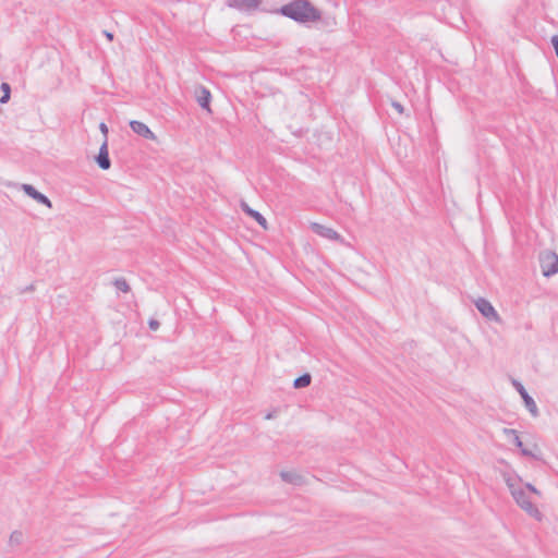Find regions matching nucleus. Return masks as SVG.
<instances>
[{
	"label": "nucleus",
	"mask_w": 558,
	"mask_h": 558,
	"mask_svg": "<svg viewBox=\"0 0 558 558\" xmlns=\"http://www.w3.org/2000/svg\"><path fill=\"white\" fill-rule=\"evenodd\" d=\"M278 13L300 24L317 22L322 19V11L310 0H293L281 5Z\"/></svg>",
	"instance_id": "obj_1"
},
{
	"label": "nucleus",
	"mask_w": 558,
	"mask_h": 558,
	"mask_svg": "<svg viewBox=\"0 0 558 558\" xmlns=\"http://www.w3.org/2000/svg\"><path fill=\"white\" fill-rule=\"evenodd\" d=\"M512 497L518 504V506L524 510L530 517L541 521L543 518L542 512L538 510V508L531 501L530 496L527 492L520 487L519 489H515L512 492Z\"/></svg>",
	"instance_id": "obj_2"
},
{
	"label": "nucleus",
	"mask_w": 558,
	"mask_h": 558,
	"mask_svg": "<svg viewBox=\"0 0 558 558\" xmlns=\"http://www.w3.org/2000/svg\"><path fill=\"white\" fill-rule=\"evenodd\" d=\"M539 264L544 277H550L558 272V255L553 251L541 253Z\"/></svg>",
	"instance_id": "obj_3"
},
{
	"label": "nucleus",
	"mask_w": 558,
	"mask_h": 558,
	"mask_svg": "<svg viewBox=\"0 0 558 558\" xmlns=\"http://www.w3.org/2000/svg\"><path fill=\"white\" fill-rule=\"evenodd\" d=\"M513 386L517 389V391L520 393V396H521V398H522V400L524 402V405L529 410L531 415L533 417H537L539 415V411H538V408L536 405V402L529 395V392L526 391L524 386L520 381H518V380H513Z\"/></svg>",
	"instance_id": "obj_4"
},
{
	"label": "nucleus",
	"mask_w": 558,
	"mask_h": 558,
	"mask_svg": "<svg viewBox=\"0 0 558 558\" xmlns=\"http://www.w3.org/2000/svg\"><path fill=\"white\" fill-rule=\"evenodd\" d=\"M475 307L485 318L489 320L498 322L500 319L497 311L494 308L492 303L484 298H478L475 301Z\"/></svg>",
	"instance_id": "obj_5"
},
{
	"label": "nucleus",
	"mask_w": 558,
	"mask_h": 558,
	"mask_svg": "<svg viewBox=\"0 0 558 558\" xmlns=\"http://www.w3.org/2000/svg\"><path fill=\"white\" fill-rule=\"evenodd\" d=\"M22 190L24 193L36 201L38 204L45 205L48 208L52 207L51 201L43 193L36 190V187L32 184H22Z\"/></svg>",
	"instance_id": "obj_6"
},
{
	"label": "nucleus",
	"mask_w": 558,
	"mask_h": 558,
	"mask_svg": "<svg viewBox=\"0 0 558 558\" xmlns=\"http://www.w3.org/2000/svg\"><path fill=\"white\" fill-rule=\"evenodd\" d=\"M95 161L101 170H108L111 167V160L108 151V141L105 138L102 142L98 155L95 157Z\"/></svg>",
	"instance_id": "obj_7"
},
{
	"label": "nucleus",
	"mask_w": 558,
	"mask_h": 558,
	"mask_svg": "<svg viewBox=\"0 0 558 558\" xmlns=\"http://www.w3.org/2000/svg\"><path fill=\"white\" fill-rule=\"evenodd\" d=\"M262 0H228L227 5L240 11H252L259 7Z\"/></svg>",
	"instance_id": "obj_8"
},
{
	"label": "nucleus",
	"mask_w": 558,
	"mask_h": 558,
	"mask_svg": "<svg viewBox=\"0 0 558 558\" xmlns=\"http://www.w3.org/2000/svg\"><path fill=\"white\" fill-rule=\"evenodd\" d=\"M130 128L134 133H136L137 135H140L146 140H155L156 138L155 134L144 122L133 120L130 122Z\"/></svg>",
	"instance_id": "obj_9"
},
{
	"label": "nucleus",
	"mask_w": 558,
	"mask_h": 558,
	"mask_svg": "<svg viewBox=\"0 0 558 558\" xmlns=\"http://www.w3.org/2000/svg\"><path fill=\"white\" fill-rule=\"evenodd\" d=\"M241 209L251 218H253L264 230L268 229L266 218L257 210L251 208L247 203L241 202Z\"/></svg>",
	"instance_id": "obj_10"
},
{
	"label": "nucleus",
	"mask_w": 558,
	"mask_h": 558,
	"mask_svg": "<svg viewBox=\"0 0 558 558\" xmlns=\"http://www.w3.org/2000/svg\"><path fill=\"white\" fill-rule=\"evenodd\" d=\"M312 230L316 234H318L323 238H326L328 240H340L341 239V235L336 230H333L332 228L319 225V223H313Z\"/></svg>",
	"instance_id": "obj_11"
},
{
	"label": "nucleus",
	"mask_w": 558,
	"mask_h": 558,
	"mask_svg": "<svg viewBox=\"0 0 558 558\" xmlns=\"http://www.w3.org/2000/svg\"><path fill=\"white\" fill-rule=\"evenodd\" d=\"M196 95H197V104L199 105V107L208 112H211V110H210V100H211L210 92L206 87L199 86L196 89Z\"/></svg>",
	"instance_id": "obj_12"
},
{
	"label": "nucleus",
	"mask_w": 558,
	"mask_h": 558,
	"mask_svg": "<svg viewBox=\"0 0 558 558\" xmlns=\"http://www.w3.org/2000/svg\"><path fill=\"white\" fill-rule=\"evenodd\" d=\"M511 441H512V444H513L517 448H519V449H520V452H521V454H522V456H524V457H529V458H533V459H536V460H538V459H539V458H538L536 454H534L530 449H527V448H525V447L523 446V442H522V440H521V438H520L519 434L514 435V437H512V438H511Z\"/></svg>",
	"instance_id": "obj_13"
},
{
	"label": "nucleus",
	"mask_w": 558,
	"mask_h": 558,
	"mask_svg": "<svg viewBox=\"0 0 558 558\" xmlns=\"http://www.w3.org/2000/svg\"><path fill=\"white\" fill-rule=\"evenodd\" d=\"M280 477L282 478L283 482L293 485H301L303 480L300 474L290 471H282L280 473Z\"/></svg>",
	"instance_id": "obj_14"
},
{
	"label": "nucleus",
	"mask_w": 558,
	"mask_h": 558,
	"mask_svg": "<svg viewBox=\"0 0 558 558\" xmlns=\"http://www.w3.org/2000/svg\"><path fill=\"white\" fill-rule=\"evenodd\" d=\"M311 383H312L311 374L304 373L294 379L293 388H295V389L306 388L311 385Z\"/></svg>",
	"instance_id": "obj_15"
},
{
	"label": "nucleus",
	"mask_w": 558,
	"mask_h": 558,
	"mask_svg": "<svg viewBox=\"0 0 558 558\" xmlns=\"http://www.w3.org/2000/svg\"><path fill=\"white\" fill-rule=\"evenodd\" d=\"M113 286L117 288V290H119L123 293H128L131 291L130 284L128 283L126 279L123 277L116 278L113 281Z\"/></svg>",
	"instance_id": "obj_16"
},
{
	"label": "nucleus",
	"mask_w": 558,
	"mask_h": 558,
	"mask_svg": "<svg viewBox=\"0 0 558 558\" xmlns=\"http://www.w3.org/2000/svg\"><path fill=\"white\" fill-rule=\"evenodd\" d=\"M504 480H505V482H506V484H507V486H508V488H509V490H510V493H511V494H512V492H513V490H515V489H519V488H520V487L517 485V483H515V482H517V478H515V477H513V476H511L510 474L505 473V474H504ZM518 480L520 481V478H519V477H518Z\"/></svg>",
	"instance_id": "obj_17"
},
{
	"label": "nucleus",
	"mask_w": 558,
	"mask_h": 558,
	"mask_svg": "<svg viewBox=\"0 0 558 558\" xmlns=\"http://www.w3.org/2000/svg\"><path fill=\"white\" fill-rule=\"evenodd\" d=\"M23 539V533L20 531H13L10 535V543L11 544H21Z\"/></svg>",
	"instance_id": "obj_18"
},
{
	"label": "nucleus",
	"mask_w": 558,
	"mask_h": 558,
	"mask_svg": "<svg viewBox=\"0 0 558 558\" xmlns=\"http://www.w3.org/2000/svg\"><path fill=\"white\" fill-rule=\"evenodd\" d=\"M148 327L150 330L156 331L160 327V323H159V320H157L155 318H150L148 320Z\"/></svg>",
	"instance_id": "obj_19"
},
{
	"label": "nucleus",
	"mask_w": 558,
	"mask_h": 558,
	"mask_svg": "<svg viewBox=\"0 0 558 558\" xmlns=\"http://www.w3.org/2000/svg\"><path fill=\"white\" fill-rule=\"evenodd\" d=\"M550 41L555 50L556 57L558 58V35H554Z\"/></svg>",
	"instance_id": "obj_20"
},
{
	"label": "nucleus",
	"mask_w": 558,
	"mask_h": 558,
	"mask_svg": "<svg viewBox=\"0 0 558 558\" xmlns=\"http://www.w3.org/2000/svg\"><path fill=\"white\" fill-rule=\"evenodd\" d=\"M391 106L399 112V113H403L404 112V107L399 102V101H392L391 102Z\"/></svg>",
	"instance_id": "obj_21"
},
{
	"label": "nucleus",
	"mask_w": 558,
	"mask_h": 558,
	"mask_svg": "<svg viewBox=\"0 0 558 558\" xmlns=\"http://www.w3.org/2000/svg\"><path fill=\"white\" fill-rule=\"evenodd\" d=\"M504 434L507 436V437H514V435L519 434L518 430L515 429H512V428H504Z\"/></svg>",
	"instance_id": "obj_22"
},
{
	"label": "nucleus",
	"mask_w": 558,
	"mask_h": 558,
	"mask_svg": "<svg viewBox=\"0 0 558 558\" xmlns=\"http://www.w3.org/2000/svg\"><path fill=\"white\" fill-rule=\"evenodd\" d=\"M3 94H11V86L9 83L3 82L0 86Z\"/></svg>",
	"instance_id": "obj_23"
},
{
	"label": "nucleus",
	"mask_w": 558,
	"mask_h": 558,
	"mask_svg": "<svg viewBox=\"0 0 558 558\" xmlns=\"http://www.w3.org/2000/svg\"><path fill=\"white\" fill-rule=\"evenodd\" d=\"M525 487L531 493H534V494H537V495L539 494L538 489L534 485H532L531 483H526Z\"/></svg>",
	"instance_id": "obj_24"
},
{
	"label": "nucleus",
	"mask_w": 558,
	"mask_h": 558,
	"mask_svg": "<svg viewBox=\"0 0 558 558\" xmlns=\"http://www.w3.org/2000/svg\"><path fill=\"white\" fill-rule=\"evenodd\" d=\"M99 130L101 131V133L105 135V138H107V134H108V126L106 125L105 122H101L99 124Z\"/></svg>",
	"instance_id": "obj_25"
},
{
	"label": "nucleus",
	"mask_w": 558,
	"mask_h": 558,
	"mask_svg": "<svg viewBox=\"0 0 558 558\" xmlns=\"http://www.w3.org/2000/svg\"><path fill=\"white\" fill-rule=\"evenodd\" d=\"M10 96L11 94H3L1 97H0V104H7L9 100H10Z\"/></svg>",
	"instance_id": "obj_26"
},
{
	"label": "nucleus",
	"mask_w": 558,
	"mask_h": 558,
	"mask_svg": "<svg viewBox=\"0 0 558 558\" xmlns=\"http://www.w3.org/2000/svg\"><path fill=\"white\" fill-rule=\"evenodd\" d=\"M105 35L107 36V38H108L109 40H112V39H113V34H112V33H109V32L105 31Z\"/></svg>",
	"instance_id": "obj_27"
},
{
	"label": "nucleus",
	"mask_w": 558,
	"mask_h": 558,
	"mask_svg": "<svg viewBox=\"0 0 558 558\" xmlns=\"http://www.w3.org/2000/svg\"><path fill=\"white\" fill-rule=\"evenodd\" d=\"M34 290V286L31 284V286H27L22 292H27V291H33Z\"/></svg>",
	"instance_id": "obj_28"
},
{
	"label": "nucleus",
	"mask_w": 558,
	"mask_h": 558,
	"mask_svg": "<svg viewBox=\"0 0 558 558\" xmlns=\"http://www.w3.org/2000/svg\"><path fill=\"white\" fill-rule=\"evenodd\" d=\"M271 417H272V415H271V414H267V415H266V418H271Z\"/></svg>",
	"instance_id": "obj_29"
}]
</instances>
